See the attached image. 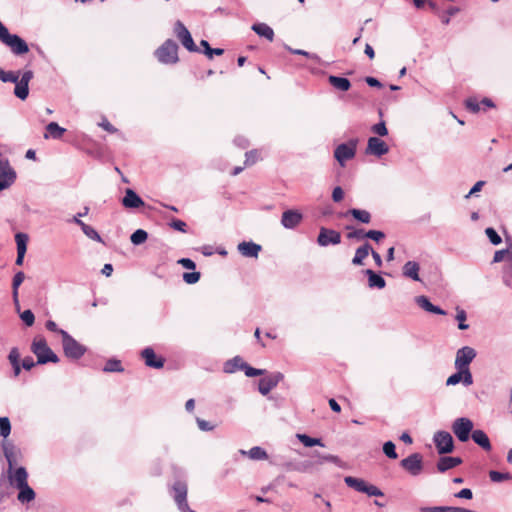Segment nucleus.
I'll return each mask as SVG.
<instances>
[{
    "mask_svg": "<svg viewBox=\"0 0 512 512\" xmlns=\"http://www.w3.org/2000/svg\"><path fill=\"white\" fill-rule=\"evenodd\" d=\"M0 41L8 46L14 55L20 56L29 51L28 44L18 35L10 34L7 27L0 21Z\"/></svg>",
    "mask_w": 512,
    "mask_h": 512,
    "instance_id": "f257e3e1",
    "label": "nucleus"
},
{
    "mask_svg": "<svg viewBox=\"0 0 512 512\" xmlns=\"http://www.w3.org/2000/svg\"><path fill=\"white\" fill-rule=\"evenodd\" d=\"M31 351L37 357V364H46L48 362H59L58 356L48 346L43 337L35 338L31 345Z\"/></svg>",
    "mask_w": 512,
    "mask_h": 512,
    "instance_id": "f03ea898",
    "label": "nucleus"
},
{
    "mask_svg": "<svg viewBox=\"0 0 512 512\" xmlns=\"http://www.w3.org/2000/svg\"><path fill=\"white\" fill-rule=\"evenodd\" d=\"M5 457L8 462L7 477L11 486L15 488L28 484V472L25 467L14 469L12 454L5 449Z\"/></svg>",
    "mask_w": 512,
    "mask_h": 512,
    "instance_id": "7ed1b4c3",
    "label": "nucleus"
},
{
    "mask_svg": "<svg viewBox=\"0 0 512 512\" xmlns=\"http://www.w3.org/2000/svg\"><path fill=\"white\" fill-rule=\"evenodd\" d=\"M64 354L71 359H80L86 353V347L76 341L67 331H60Z\"/></svg>",
    "mask_w": 512,
    "mask_h": 512,
    "instance_id": "20e7f679",
    "label": "nucleus"
},
{
    "mask_svg": "<svg viewBox=\"0 0 512 512\" xmlns=\"http://www.w3.org/2000/svg\"><path fill=\"white\" fill-rule=\"evenodd\" d=\"M155 56L162 64H175L179 60L178 45L172 39H168L156 49Z\"/></svg>",
    "mask_w": 512,
    "mask_h": 512,
    "instance_id": "39448f33",
    "label": "nucleus"
},
{
    "mask_svg": "<svg viewBox=\"0 0 512 512\" xmlns=\"http://www.w3.org/2000/svg\"><path fill=\"white\" fill-rule=\"evenodd\" d=\"M345 484L356 490L357 492L365 493L368 496H383V492L375 485L369 484L367 481L352 476H346L344 478Z\"/></svg>",
    "mask_w": 512,
    "mask_h": 512,
    "instance_id": "423d86ee",
    "label": "nucleus"
},
{
    "mask_svg": "<svg viewBox=\"0 0 512 512\" xmlns=\"http://www.w3.org/2000/svg\"><path fill=\"white\" fill-rule=\"evenodd\" d=\"M357 139H351L347 143L339 144L334 150V157L340 166L344 167L346 161L355 157L357 149Z\"/></svg>",
    "mask_w": 512,
    "mask_h": 512,
    "instance_id": "0eeeda50",
    "label": "nucleus"
},
{
    "mask_svg": "<svg viewBox=\"0 0 512 512\" xmlns=\"http://www.w3.org/2000/svg\"><path fill=\"white\" fill-rule=\"evenodd\" d=\"M477 353L474 348L470 346H464L457 350L454 366L456 370H464L467 373H471L469 365L476 357Z\"/></svg>",
    "mask_w": 512,
    "mask_h": 512,
    "instance_id": "6e6552de",
    "label": "nucleus"
},
{
    "mask_svg": "<svg viewBox=\"0 0 512 512\" xmlns=\"http://www.w3.org/2000/svg\"><path fill=\"white\" fill-rule=\"evenodd\" d=\"M473 422L469 418L460 417L452 423V431L461 442L468 441L470 434L473 432Z\"/></svg>",
    "mask_w": 512,
    "mask_h": 512,
    "instance_id": "1a4fd4ad",
    "label": "nucleus"
},
{
    "mask_svg": "<svg viewBox=\"0 0 512 512\" xmlns=\"http://www.w3.org/2000/svg\"><path fill=\"white\" fill-rule=\"evenodd\" d=\"M173 498L180 512H196L192 510L187 502V485L184 482L176 481L173 484Z\"/></svg>",
    "mask_w": 512,
    "mask_h": 512,
    "instance_id": "9d476101",
    "label": "nucleus"
},
{
    "mask_svg": "<svg viewBox=\"0 0 512 512\" xmlns=\"http://www.w3.org/2000/svg\"><path fill=\"white\" fill-rule=\"evenodd\" d=\"M174 33H175L176 37L178 38V40L182 43V45L189 52H199V48L194 43L189 30L185 27V25L180 20H177L175 22Z\"/></svg>",
    "mask_w": 512,
    "mask_h": 512,
    "instance_id": "9b49d317",
    "label": "nucleus"
},
{
    "mask_svg": "<svg viewBox=\"0 0 512 512\" xmlns=\"http://www.w3.org/2000/svg\"><path fill=\"white\" fill-rule=\"evenodd\" d=\"M433 441L440 455L451 453L454 449L453 437L447 431H437L433 436Z\"/></svg>",
    "mask_w": 512,
    "mask_h": 512,
    "instance_id": "f8f14e48",
    "label": "nucleus"
},
{
    "mask_svg": "<svg viewBox=\"0 0 512 512\" xmlns=\"http://www.w3.org/2000/svg\"><path fill=\"white\" fill-rule=\"evenodd\" d=\"M400 465L412 476L419 475L423 470V458L419 453H413L401 460Z\"/></svg>",
    "mask_w": 512,
    "mask_h": 512,
    "instance_id": "ddd939ff",
    "label": "nucleus"
},
{
    "mask_svg": "<svg viewBox=\"0 0 512 512\" xmlns=\"http://www.w3.org/2000/svg\"><path fill=\"white\" fill-rule=\"evenodd\" d=\"M33 78V72L31 70L25 71L21 78L19 77L18 80H16L15 88H14V94L16 97H18L21 100H25L29 95V82Z\"/></svg>",
    "mask_w": 512,
    "mask_h": 512,
    "instance_id": "4468645a",
    "label": "nucleus"
},
{
    "mask_svg": "<svg viewBox=\"0 0 512 512\" xmlns=\"http://www.w3.org/2000/svg\"><path fill=\"white\" fill-rule=\"evenodd\" d=\"M341 242V234L340 232L322 227L319 231V235L317 238V243L326 247L328 245H337Z\"/></svg>",
    "mask_w": 512,
    "mask_h": 512,
    "instance_id": "2eb2a0df",
    "label": "nucleus"
},
{
    "mask_svg": "<svg viewBox=\"0 0 512 512\" xmlns=\"http://www.w3.org/2000/svg\"><path fill=\"white\" fill-rule=\"evenodd\" d=\"M389 152L388 145L378 137H370L367 142L365 153L381 157Z\"/></svg>",
    "mask_w": 512,
    "mask_h": 512,
    "instance_id": "dca6fc26",
    "label": "nucleus"
},
{
    "mask_svg": "<svg viewBox=\"0 0 512 512\" xmlns=\"http://www.w3.org/2000/svg\"><path fill=\"white\" fill-rule=\"evenodd\" d=\"M283 374L280 372L273 373L259 380L258 390L262 395H267L274 389L283 379Z\"/></svg>",
    "mask_w": 512,
    "mask_h": 512,
    "instance_id": "f3484780",
    "label": "nucleus"
},
{
    "mask_svg": "<svg viewBox=\"0 0 512 512\" xmlns=\"http://www.w3.org/2000/svg\"><path fill=\"white\" fill-rule=\"evenodd\" d=\"M303 220V215L298 210L289 209L283 212L281 224L286 229L296 228Z\"/></svg>",
    "mask_w": 512,
    "mask_h": 512,
    "instance_id": "a211bd4d",
    "label": "nucleus"
},
{
    "mask_svg": "<svg viewBox=\"0 0 512 512\" xmlns=\"http://www.w3.org/2000/svg\"><path fill=\"white\" fill-rule=\"evenodd\" d=\"M462 383L464 386H470L473 384L472 373H467L464 370H457L454 374L450 375L446 380L447 386H454Z\"/></svg>",
    "mask_w": 512,
    "mask_h": 512,
    "instance_id": "6ab92c4d",
    "label": "nucleus"
},
{
    "mask_svg": "<svg viewBox=\"0 0 512 512\" xmlns=\"http://www.w3.org/2000/svg\"><path fill=\"white\" fill-rule=\"evenodd\" d=\"M121 203L125 208L129 209H136L145 204L142 198L130 188L126 189L125 196L122 198Z\"/></svg>",
    "mask_w": 512,
    "mask_h": 512,
    "instance_id": "aec40b11",
    "label": "nucleus"
},
{
    "mask_svg": "<svg viewBox=\"0 0 512 512\" xmlns=\"http://www.w3.org/2000/svg\"><path fill=\"white\" fill-rule=\"evenodd\" d=\"M141 356L148 367L159 369L164 366L165 360L161 357L157 358L154 350L151 347H146L143 349Z\"/></svg>",
    "mask_w": 512,
    "mask_h": 512,
    "instance_id": "412c9836",
    "label": "nucleus"
},
{
    "mask_svg": "<svg viewBox=\"0 0 512 512\" xmlns=\"http://www.w3.org/2000/svg\"><path fill=\"white\" fill-rule=\"evenodd\" d=\"M237 249L244 257L257 258L262 247L252 241H243L238 244Z\"/></svg>",
    "mask_w": 512,
    "mask_h": 512,
    "instance_id": "4be33fe9",
    "label": "nucleus"
},
{
    "mask_svg": "<svg viewBox=\"0 0 512 512\" xmlns=\"http://www.w3.org/2000/svg\"><path fill=\"white\" fill-rule=\"evenodd\" d=\"M461 463L462 459L460 457L442 456L439 458L436 467L440 473H444L459 466Z\"/></svg>",
    "mask_w": 512,
    "mask_h": 512,
    "instance_id": "5701e85b",
    "label": "nucleus"
},
{
    "mask_svg": "<svg viewBox=\"0 0 512 512\" xmlns=\"http://www.w3.org/2000/svg\"><path fill=\"white\" fill-rule=\"evenodd\" d=\"M415 303L420 308H422L423 310H425L429 313L438 314V315H446V312L442 308L432 304L430 302L429 298L424 295L415 297Z\"/></svg>",
    "mask_w": 512,
    "mask_h": 512,
    "instance_id": "b1692460",
    "label": "nucleus"
},
{
    "mask_svg": "<svg viewBox=\"0 0 512 512\" xmlns=\"http://www.w3.org/2000/svg\"><path fill=\"white\" fill-rule=\"evenodd\" d=\"M73 223L78 225L82 232L90 239L95 240L97 242H102V238L99 235V233L91 226L85 224L81 219H78L77 216H73L72 220Z\"/></svg>",
    "mask_w": 512,
    "mask_h": 512,
    "instance_id": "393cba45",
    "label": "nucleus"
},
{
    "mask_svg": "<svg viewBox=\"0 0 512 512\" xmlns=\"http://www.w3.org/2000/svg\"><path fill=\"white\" fill-rule=\"evenodd\" d=\"M420 265L415 261H408L404 264L402 273L406 278L414 281H420L419 277Z\"/></svg>",
    "mask_w": 512,
    "mask_h": 512,
    "instance_id": "a878e982",
    "label": "nucleus"
},
{
    "mask_svg": "<svg viewBox=\"0 0 512 512\" xmlns=\"http://www.w3.org/2000/svg\"><path fill=\"white\" fill-rule=\"evenodd\" d=\"M364 274L368 277V286L370 288L383 289L386 286L385 279L373 270L366 269Z\"/></svg>",
    "mask_w": 512,
    "mask_h": 512,
    "instance_id": "bb28decb",
    "label": "nucleus"
},
{
    "mask_svg": "<svg viewBox=\"0 0 512 512\" xmlns=\"http://www.w3.org/2000/svg\"><path fill=\"white\" fill-rule=\"evenodd\" d=\"M471 437L473 441L478 444L485 451H490L492 446L487 434L483 430H473Z\"/></svg>",
    "mask_w": 512,
    "mask_h": 512,
    "instance_id": "cd10ccee",
    "label": "nucleus"
},
{
    "mask_svg": "<svg viewBox=\"0 0 512 512\" xmlns=\"http://www.w3.org/2000/svg\"><path fill=\"white\" fill-rule=\"evenodd\" d=\"M371 245L365 242L363 245L358 247L355 251V255L352 259V264L355 266H361L364 264V259L370 254Z\"/></svg>",
    "mask_w": 512,
    "mask_h": 512,
    "instance_id": "c85d7f7f",
    "label": "nucleus"
},
{
    "mask_svg": "<svg viewBox=\"0 0 512 512\" xmlns=\"http://www.w3.org/2000/svg\"><path fill=\"white\" fill-rule=\"evenodd\" d=\"M19 490L17 500L22 503H30L36 498L35 491L29 486V484L17 488Z\"/></svg>",
    "mask_w": 512,
    "mask_h": 512,
    "instance_id": "c756f323",
    "label": "nucleus"
},
{
    "mask_svg": "<svg viewBox=\"0 0 512 512\" xmlns=\"http://www.w3.org/2000/svg\"><path fill=\"white\" fill-rule=\"evenodd\" d=\"M507 243V248L497 250L494 253L493 263H499L502 261L508 262L512 259V240L507 239Z\"/></svg>",
    "mask_w": 512,
    "mask_h": 512,
    "instance_id": "7c9ffc66",
    "label": "nucleus"
},
{
    "mask_svg": "<svg viewBox=\"0 0 512 512\" xmlns=\"http://www.w3.org/2000/svg\"><path fill=\"white\" fill-rule=\"evenodd\" d=\"M239 453L248 456L252 460H265L268 458L267 452L260 446H254L250 450H239Z\"/></svg>",
    "mask_w": 512,
    "mask_h": 512,
    "instance_id": "2f4dec72",
    "label": "nucleus"
},
{
    "mask_svg": "<svg viewBox=\"0 0 512 512\" xmlns=\"http://www.w3.org/2000/svg\"><path fill=\"white\" fill-rule=\"evenodd\" d=\"M252 30L259 36L266 38L269 41L274 39L273 29L265 23H257L252 26Z\"/></svg>",
    "mask_w": 512,
    "mask_h": 512,
    "instance_id": "473e14b6",
    "label": "nucleus"
},
{
    "mask_svg": "<svg viewBox=\"0 0 512 512\" xmlns=\"http://www.w3.org/2000/svg\"><path fill=\"white\" fill-rule=\"evenodd\" d=\"M245 364L246 362H244L240 356H236L225 362L224 372L231 374L236 372L237 370H243Z\"/></svg>",
    "mask_w": 512,
    "mask_h": 512,
    "instance_id": "72a5a7b5",
    "label": "nucleus"
},
{
    "mask_svg": "<svg viewBox=\"0 0 512 512\" xmlns=\"http://www.w3.org/2000/svg\"><path fill=\"white\" fill-rule=\"evenodd\" d=\"M329 83L337 90L348 91L351 87L349 79L331 75L328 78Z\"/></svg>",
    "mask_w": 512,
    "mask_h": 512,
    "instance_id": "f704fd0d",
    "label": "nucleus"
},
{
    "mask_svg": "<svg viewBox=\"0 0 512 512\" xmlns=\"http://www.w3.org/2000/svg\"><path fill=\"white\" fill-rule=\"evenodd\" d=\"M25 279V274L22 271L17 272L13 277L12 282V296L13 301L17 307H19V300H18V289L19 286L22 284V282Z\"/></svg>",
    "mask_w": 512,
    "mask_h": 512,
    "instance_id": "c9c22d12",
    "label": "nucleus"
},
{
    "mask_svg": "<svg viewBox=\"0 0 512 512\" xmlns=\"http://www.w3.org/2000/svg\"><path fill=\"white\" fill-rule=\"evenodd\" d=\"M347 214L364 224H368L371 221V214L367 210L352 208L347 211Z\"/></svg>",
    "mask_w": 512,
    "mask_h": 512,
    "instance_id": "e433bc0d",
    "label": "nucleus"
},
{
    "mask_svg": "<svg viewBox=\"0 0 512 512\" xmlns=\"http://www.w3.org/2000/svg\"><path fill=\"white\" fill-rule=\"evenodd\" d=\"M46 130L49 134H45L44 137L48 138L51 136L53 139H60L65 133V129L60 127L56 122H50L46 126Z\"/></svg>",
    "mask_w": 512,
    "mask_h": 512,
    "instance_id": "4c0bfd02",
    "label": "nucleus"
},
{
    "mask_svg": "<svg viewBox=\"0 0 512 512\" xmlns=\"http://www.w3.org/2000/svg\"><path fill=\"white\" fill-rule=\"evenodd\" d=\"M297 439L305 446V447H313V446H321L324 447V443L320 438H312L306 434H297Z\"/></svg>",
    "mask_w": 512,
    "mask_h": 512,
    "instance_id": "58836bf2",
    "label": "nucleus"
},
{
    "mask_svg": "<svg viewBox=\"0 0 512 512\" xmlns=\"http://www.w3.org/2000/svg\"><path fill=\"white\" fill-rule=\"evenodd\" d=\"M29 237L26 233L19 232L15 235L17 252L26 253Z\"/></svg>",
    "mask_w": 512,
    "mask_h": 512,
    "instance_id": "ea45409f",
    "label": "nucleus"
},
{
    "mask_svg": "<svg viewBox=\"0 0 512 512\" xmlns=\"http://www.w3.org/2000/svg\"><path fill=\"white\" fill-rule=\"evenodd\" d=\"M147 238H148V233L143 229H137L130 236V240H131L132 244H134V245L143 244L147 240Z\"/></svg>",
    "mask_w": 512,
    "mask_h": 512,
    "instance_id": "a19ab883",
    "label": "nucleus"
},
{
    "mask_svg": "<svg viewBox=\"0 0 512 512\" xmlns=\"http://www.w3.org/2000/svg\"><path fill=\"white\" fill-rule=\"evenodd\" d=\"M16 179V173L0 174V192L11 186Z\"/></svg>",
    "mask_w": 512,
    "mask_h": 512,
    "instance_id": "79ce46f5",
    "label": "nucleus"
},
{
    "mask_svg": "<svg viewBox=\"0 0 512 512\" xmlns=\"http://www.w3.org/2000/svg\"><path fill=\"white\" fill-rule=\"evenodd\" d=\"M20 77V72H14V71H5L2 68H0V80L4 83L7 82H16L18 78Z\"/></svg>",
    "mask_w": 512,
    "mask_h": 512,
    "instance_id": "37998d69",
    "label": "nucleus"
},
{
    "mask_svg": "<svg viewBox=\"0 0 512 512\" xmlns=\"http://www.w3.org/2000/svg\"><path fill=\"white\" fill-rule=\"evenodd\" d=\"M419 512H457V507L454 506H432L421 507Z\"/></svg>",
    "mask_w": 512,
    "mask_h": 512,
    "instance_id": "c03bdc74",
    "label": "nucleus"
},
{
    "mask_svg": "<svg viewBox=\"0 0 512 512\" xmlns=\"http://www.w3.org/2000/svg\"><path fill=\"white\" fill-rule=\"evenodd\" d=\"M103 370L105 372H122L123 367L121 361L117 359H110L106 362Z\"/></svg>",
    "mask_w": 512,
    "mask_h": 512,
    "instance_id": "a18cd8bd",
    "label": "nucleus"
},
{
    "mask_svg": "<svg viewBox=\"0 0 512 512\" xmlns=\"http://www.w3.org/2000/svg\"><path fill=\"white\" fill-rule=\"evenodd\" d=\"M11 432L10 420L7 417H0V435L4 438L8 437Z\"/></svg>",
    "mask_w": 512,
    "mask_h": 512,
    "instance_id": "49530a36",
    "label": "nucleus"
},
{
    "mask_svg": "<svg viewBox=\"0 0 512 512\" xmlns=\"http://www.w3.org/2000/svg\"><path fill=\"white\" fill-rule=\"evenodd\" d=\"M383 452L390 459H396L398 457L395 444L392 441H387L384 443Z\"/></svg>",
    "mask_w": 512,
    "mask_h": 512,
    "instance_id": "de8ad7c7",
    "label": "nucleus"
},
{
    "mask_svg": "<svg viewBox=\"0 0 512 512\" xmlns=\"http://www.w3.org/2000/svg\"><path fill=\"white\" fill-rule=\"evenodd\" d=\"M485 234L487 235L489 241L493 245H499L502 242V238L496 232V230L494 228H492V227L486 228Z\"/></svg>",
    "mask_w": 512,
    "mask_h": 512,
    "instance_id": "09e8293b",
    "label": "nucleus"
},
{
    "mask_svg": "<svg viewBox=\"0 0 512 512\" xmlns=\"http://www.w3.org/2000/svg\"><path fill=\"white\" fill-rule=\"evenodd\" d=\"M467 318L466 312L463 309L457 308L456 320L459 322L458 328L460 330L468 329V324L465 323Z\"/></svg>",
    "mask_w": 512,
    "mask_h": 512,
    "instance_id": "8fccbe9b",
    "label": "nucleus"
},
{
    "mask_svg": "<svg viewBox=\"0 0 512 512\" xmlns=\"http://www.w3.org/2000/svg\"><path fill=\"white\" fill-rule=\"evenodd\" d=\"M466 108L473 113H477L481 109V103L477 100V98L470 97L465 102Z\"/></svg>",
    "mask_w": 512,
    "mask_h": 512,
    "instance_id": "3c124183",
    "label": "nucleus"
},
{
    "mask_svg": "<svg viewBox=\"0 0 512 512\" xmlns=\"http://www.w3.org/2000/svg\"><path fill=\"white\" fill-rule=\"evenodd\" d=\"M371 131L378 136H386L388 134V129L384 121L373 125Z\"/></svg>",
    "mask_w": 512,
    "mask_h": 512,
    "instance_id": "603ef678",
    "label": "nucleus"
},
{
    "mask_svg": "<svg viewBox=\"0 0 512 512\" xmlns=\"http://www.w3.org/2000/svg\"><path fill=\"white\" fill-rule=\"evenodd\" d=\"M489 477H490L491 481H493V482H501V481L510 479L511 476L509 473H502L499 471L492 470L489 472Z\"/></svg>",
    "mask_w": 512,
    "mask_h": 512,
    "instance_id": "864d4df0",
    "label": "nucleus"
},
{
    "mask_svg": "<svg viewBox=\"0 0 512 512\" xmlns=\"http://www.w3.org/2000/svg\"><path fill=\"white\" fill-rule=\"evenodd\" d=\"M243 371L245 372V375L247 377H255V376H261L265 374V370L263 369H257L249 366L247 363L244 365Z\"/></svg>",
    "mask_w": 512,
    "mask_h": 512,
    "instance_id": "5fc2aeb1",
    "label": "nucleus"
},
{
    "mask_svg": "<svg viewBox=\"0 0 512 512\" xmlns=\"http://www.w3.org/2000/svg\"><path fill=\"white\" fill-rule=\"evenodd\" d=\"M292 54H295V55H302V56H305L307 58H310V59H313V60H316V61H319L320 58L317 54H314V53H310L308 51H305V50H302V49H293V48H290L288 47L287 48Z\"/></svg>",
    "mask_w": 512,
    "mask_h": 512,
    "instance_id": "6e6d98bb",
    "label": "nucleus"
},
{
    "mask_svg": "<svg viewBox=\"0 0 512 512\" xmlns=\"http://www.w3.org/2000/svg\"><path fill=\"white\" fill-rule=\"evenodd\" d=\"M21 320L27 325L32 326L35 321V316L31 310H25L20 314Z\"/></svg>",
    "mask_w": 512,
    "mask_h": 512,
    "instance_id": "4d7b16f0",
    "label": "nucleus"
},
{
    "mask_svg": "<svg viewBox=\"0 0 512 512\" xmlns=\"http://www.w3.org/2000/svg\"><path fill=\"white\" fill-rule=\"evenodd\" d=\"M200 276L199 272H186L183 274V280L187 284H195L199 281Z\"/></svg>",
    "mask_w": 512,
    "mask_h": 512,
    "instance_id": "13d9d810",
    "label": "nucleus"
},
{
    "mask_svg": "<svg viewBox=\"0 0 512 512\" xmlns=\"http://www.w3.org/2000/svg\"><path fill=\"white\" fill-rule=\"evenodd\" d=\"M460 11V9L456 6H450L446 12H445V15L442 16V23L444 25H448L450 23V17L451 16H454L455 14H457L458 12Z\"/></svg>",
    "mask_w": 512,
    "mask_h": 512,
    "instance_id": "bf43d9fd",
    "label": "nucleus"
},
{
    "mask_svg": "<svg viewBox=\"0 0 512 512\" xmlns=\"http://www.w3.org/2000/svg\"><path fill=\"white\" fill-rule=\"evenodd\" d=\"M170 227L177 230V231H180L182 233H186L187 232V224L180 220V219H174L170 222Z\"/></svg>",
    "mask_w": 512,
    "mask_h": 512,
    "instance_id": "052dcab7",
    "label": "nucleus"
},
{
    "mask_svg": "<svg viewBox=\"0 0 512 512\" xmlns=\"http://www.w3.org/2000/svg\"><path fill=\"white\" fill-rule=\"evenodd\" d=\"M366 236L367 238L372 239L376 242H380L385 238V234L379 230H369L366 232Z\"/></svg>",
    "mask_w": 512,
    "mask_h": 512,
    "instance_id": "680f3d73",
    "label": "nucleus"
},
{
    "mask_svg": "<svg viewBox=\"0 0 512 512\" xmlns=\"http://www.w3.org/2000/svg\"><path fill=\"white\" fill-rule=\"evenodd\" d=\"M504 283L509 286L510 280L512 279V259L507 262L505 268H504Z\"/></svg>",
    "mask_w": 512,
    "mask_h": 512,
    "instance_id": "e2e57ef3",
    "label": "nucleus"
},
{
    "mask_svg": "<svg viewBox=\"0 0 512 512\" xmlns=\"http://www.w3.org/2000/svg\"><path fill=\"white\" fill-rule=\"evenodd\" d=\"M196 422L201 431H212L215 428L214 424L201 418H197Z\"/></svg>",
    "mask_w": 512,
    "mask_h": 512,
    "instance_id": "0e129e2a",
    "label": "nucleus"
},
{
    "mask_svg": "<svg viewBox=\"0 0 512 512\" xmlns=\"http://www.w3.org/2000/svg\"><path fill=\"white\" fill-rule=\"evenodd\" d=\"M8 360H9L11 365L12 364H19L20 363V353H19L18 348L13 347L10 350L9 355H8Z\"/></svg>",
    "mask_w": 512,
    "mask_h": 512,
    "instance_id": "69168bd1",
    "label": "nucleus"
},
{
    "mask_svg": "<svg viewBox=\"0 0 512 512\" xmlns=\"http://www.w3.org/2000/svg\"><path fill=\"white\" fill-rule=\"evenodd\" d=\"M348 239H356V240H362L364 238H367L366 232L364 229H356L354 231H351L347 234Z\"/></svg>",
    "mask_w": 512,
    "mask_h": 512,
    "instance_id": "338daca9",
    "label": "nucleus"
},
{
    "mask_svg": "<svg viewBox=\"0 0 512 512\" xmlns=\"http://www.w3.org/2000/svg\"><path fill=\"white\" fill-rule=\"evenodd\" d=\"M245 157H246L245 165H247V166L252 165L257 161L258 152H257V150L248 151V152H246Z\"/></svg>",
    "mask_w": 512,
    "mask_h": 512,
    "instance_id": "774afa93",
    "label": "nucleus"
}]
</instances>
